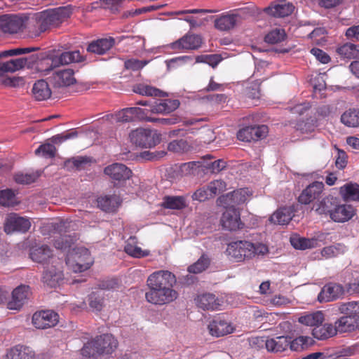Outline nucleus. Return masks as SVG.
<instances>
[{
    "instance_id": "obj_1",
    "label": "nucleus",
    "mask_w": 359,
    "mask_h": 359,
    "mask_svg": "<svg viewBox=\"0 0 359 359\" xmlns=\"http://www.w3.org/2000/svg\"><path fill=\"white\" fill-rule=\"evenodd\" d=\"M149 291L146 292L147 300L154 304H165L174 301L177 292L172 287L176 283L175 276L168 271H158L147 278Z\"/></svg>"
},
{
    "instance_id": "obj_2",
    "label": "nucleus",
    "mask_w": 359,
    "mask_h": 359,
    "mask_svg": "<svg viewBox=\"0 0 359 359\" xmlns=\"http://www.w3.org/2000/svg\"><path fill=\"white\" fill-rule=\"evenodd\" d=\"M76 241V236L74 233L73 234L61 235L55 241L54 245L57 249L67 252L66 264L77 273L88 269L92 265L93 261L87 248L74 246Z\"/></svg>"
},
{
    "instance_id": "obj_3",
    "label": "nucleus",
    "mask_w": 359,
    "mask_h": 359,
    "mask_svg": "<svg viewBox=\"0 0 359 359\" xmlns=\"http://www.w3.org/2000/svg\"><path fill=\"white\" fill-rule=\"evenodd\" d=\"M117 340L110 334L100 335L88 341L81 350V355L92 359L106 358L117 348Z\"/></svg>"
},
{
    "instance_id": "obj_4",
    "label": "nucleus",
    "mask_w": 359,
    "mask_h": 359,
    "mask_svg": "<svg viewBox=\"0 0 359 359\" xmlns=\"http://www.w3.org/2000/svg\"><path fill=\"white\" fill-rule=\"evenodd\" d=\"M226 252L230 259L241 262L251 259L257 256H263L268 253L269 249L263 243L237 241L228 244Z\"/></svg>"
},
{
    "instance_id": "obj_5",
    "label": "nucleus",
    "mask_w": 359,
    "mask_h": 359,
    "mask_svg": "<svg viewBox=\"0 0 359 359\" xmlns=\"http://www.w3.org/2000/svg\"><path fill=\"white\" fill-rule=\"evenodd\" d=\"M69 15V11L65 7L44 11L36 17L37 27L41 32H45L51 27L58 26Z\"/></svg>"
},
{
    "instance_id": "obj_6",
    "label": "nucleus",
    "mask_w": 359,
    "mask_h": 359,
    "mask_svg": "<svg viewBox=\"0 0 359 359\" xmlns=\"http://www.w3.org/2000/svg\"><path fill=\"white\" fill-rule=\"evenodd\" d=\"M133 144L140 147L151 148L161 141L160 135L156 130L137 128L130 134Z\"/></svg>"
},
{
    "instance_id": "obj_7",
    "label": "nucleus",
    "mask_w": 359,
    "mask_h": 359,
    "mask_svg": "<svg viewBox=\"0 0 359 359\" xmlns=\"http://www.w3.org/2000/svg\"><path fill=\"white\" fill-rule=\"evenodd\" d=\"M58 319V314L53 311H41L33 315L32 323L37 329H47L56 325Z\"/></svg>"
},
{
    "instance_id": "obj_8",
    "label": "nucleus",
    "mask_w": 359,
    "mask_h": 359,
    "mask_svg": "<svg viewBox=\"0 0 359 359\" xmlns=\"http://www.w3.org/2000/svg\"><path fill=\"white\" fill-rule=\"evenodd\" d=\"M31 226L30 221L25 217H20L15 213H12L7 217L4 231L6 233H11L15 231L25 233L27 231Z\"/></svg>"
},
{
    "instance_id": "obj_9",
    "label": "nucleus",
    "mask_w": 359,
    "mask_h": 359,
    "mask_svg": "<svg viewBox=\"0 0 359 359\" xmlns=\"http://www.w3.org/2000/svg\"><path fill=\"white\" fill-rule=\"evenodd\" d=\"M226 208L220 220L222 227L229 231H236L242 228L239 211L235 208Z\"/></svg>"
},
{
    "instance_id": "obj_10",
    "label": "nucleus",
    "mask_w": 359,
    "mask_h": 359,
    "mask_svg": "<svg viewBox=\"0 0 359 359\" xmlns=\"http://www.w3.org/2000/svg\"><path fill=\"white\" fill-rule=\"evenodd\" d=\"M293 10L292 4L287 2L285 0H280L272 3L265 8L264 11L274 18H284L290 15Z\"/></svg>"
},
{
    "instance_id": "obj_11",
    "label": "nucleus",
    "mask_w": 359,
    "mask_h": 359,
    "mask_svg": "<svg viewBox=\"0 0 359 359\" xmlns=\"http://www.w3.org/2000/svg\"><path fill=\"white\" fill-rule=\"evenodd\" d=\"M344 293V287L337 283H330L323 286L318 296L320 302H328L337 299Z\"/></svg>"
},
{
    "instance_id": "obj_12",
    "label": "nucleus",
    "mask_w": 359,
    "mask_h": 359,
    "mask_svg": "<svg viewBox=\"0 0 359 359\" xmlns=\"http://www.w3.org/2000/svg\"><path fill=\"white\" fill-rule=\"evenodd\" d=\"M249 191L247 189L235 190L225 196L219 198L220 203H224L226 208H234L236 205L243 203L246 201Z\"/></svg>"
},
{
    "instance_id": "obj_13",
    "label": "nucleus",
    "mask_w": 359,
    "mask_h": 359,
    "mask_svg": "<svg viewBox=\"0 0 359 359\" xmlns=\"http://www.w3.org/2000/svg\"><path fill=\"white\" fill-rule=\"evenodd\" d=\"M86 57L81 54L79 50L67 51L62 53L59 56L52 58L51 67H55L60 65H69L70 63H80L85 62Z\"/></svg>"
},
{
    "instance_id": "obj_14",
    "label": "nucleus",
    "mask_w": 359,
    "mask_h": 359,
    "mask_svg": "<svg viewBox=\"0 0 359 359\" xmlns=\"http://www.w3.org/2000/svg\"><path fill=\"white\" fill-rule=\"evenodd\" d=\"M355 214V210L352 205L341 203L339 200L330 218L335 222L343 223L350 220Z\"/></svg>"
},
{
    "instance_id": "obj_15",
    "label": "nucleus",
    "mask_w": 359,
    "mask_h": 359,
    "mask_svg": "<svg viewBox=\"0 0 359 359\" xmlns=\"http://www.w3.org/2000/svg\"><path fill=\"white\" fill-rule=\"evenodd\" d=\"M104 172L111 180L118 182L128 180L132 174L131 170L128 167L118 163L107 166Z\"/></svg>"
},
{
    "instance_id": "obj_16",
    "label": "nucleus",
    "mask_w": 359,
    "mask_h": 359,
    "mask_svg": "<svg viewBox=\"0 0 359 359\" xmlns=\"http://www.w3.org/2000/svg\"><path fill=\"white\" fill-rule=\"evenodd\" d=\"M202 38L198 34H186L177 41L171 44V47L175 50L191 49L195 50L201 47Z\"/></svg>"
},
{
    "instance_id": "obj_17",
    "label": "nucleus",
    "mask_w": 359,
    "mask_h": 359,
    "mask_svg": "<svg viewBox=\"0 0 359 359\" xmlns=\"http://www.w3.org/2000/svg\"><path fill=\"white\" fill-rule=\"evenodd\" d=\"M115 44L113 37L102 38L90 41L87 48V52L96 55H104Z\"/></svg>"
},
{
    "instance_id": "obj_18",
    "label": "nucleus",
    "mask_w": 359,
    "mask_h": 359,
    "mask_svg": "<svg viewBox=\"0 0 359 359\" xmlns=\"http://www.w3.org/2000/svg\"><path fill=\"white\" fill-rule=\"evenodd\" d=\"M64 275L60 269L55 266H48L44 271L42 280L49 287H56L63 282Z\"/></svg>"
},
{
    "instance_id": "obj_19",
    "label": "nucleus",
    "mask_w": 359,
    "mask_h": 359,
    "mask_svg": "<svg viewBox=\"0 0 359 359\" xmlns=\"http://www.w3.org/2000/svg\"><path fill=\"white\" fill-rule=\"evenodd\" d=\"M323 188L324 184L323 182H313L303 190L298 198L299 202L302 204H309L319 196Z\"/></svg>"
},
{
    "instance_id": "obj_20",
    "label": "nucleus",
    "mask_w": 359,
    "mask_h": 359,
    "mask_svg": "<svg viewBox=\"0 0 359 359\" xmlns=\"http://www.w3.org/2000/svg\"><path fill=\"white\" fill-rule=\"evenodd\" d=\"M29 294V287L20 285L12 292V299L8 303V308L11 310H18L25 304Z\"/></svg>"
},
{
    "instance_id": "obj_21",
    "label": "nucleus",
    "mask_w": 359,
    "mask_h": 359,
    "mask_svg": "<svg viewBox=\"0 0 359 359\" xmlns=\"http://www.w3.org/2000/svg\"><path fill=\"white\" fill-rule=\"evenodd\" d=\"M210 333L217 337H222L233 332V327L229 323L222 317H216L208 325Z\"/></svg>"
},
{
    "instance_id": "obj_22",
    "label": "nucleus",
    "mask_w": 359,
    "mask_h": 359,
    "mask_svg": "<svg viewBox=\"0 0 359 359\" xmlns=\"http://www.w3.org/2000/svg\"><path fill=\"white\" fill-rule=\"evenodd\" d=\"M51 81L57 88L69 86L76 81L74 77V71L70 69L57 71L53 74Z\"/></svg>"
},
{
    "instance_id": "obj_23",
    "label": "nucleus",
    "mask_w": 359,
    "mask_h": 359,
    "mask_svg": "<svg viewBox=\"0 0 359 359\" xmlns=\"http://www.w3.org/2000/svg\"><path fill=\"white\" fill-rule=\"evenodd\" d=\"M334 324L338 332L353 331L359 329V316H343Z\"/></svg>"
},
{
    "instance_id": "obj_24",
    "label": "nucleus",
    "mask_w": 359,
    "mask_h": 359,
    "mask_svg": "<svg viewBox=\"0 0 359 359\" xmlns=\"http://www.w3.org/2000/svg\"><path fill=\"white\" fill-rule=\"evenodd\" d=\"M180 106V102L177 100H164L159 102L155 101L151 106V112L154 114H168Z\"/></svg>"
},
{
    "instance_id": "obj_25",
    "label": "nucleus",
    "mask_w": 359,
    "mask_h": 359,
    "mask_svg": "<svg viewBox=\"0 0 359 359\" xmlns=\"http://www.w3.org/2000/svg\"><path fill=\"white\" fill-rule=\"evenodd\" d=\"M294 215L292 207H283L278 209L269 218L271 223L279 225L288 224Z\"/></svg>"
},
{
    "instance_id": "obj_26",
    "label": "nucleus",
    "mask_w": 359,
    "mask_h": 359,
    "mask_svg": "<svg viewBox=\"0 0 359 359\" xmlns=\"http://www.w3.org/2000/svg\"><path fill=\"white\" fill-rule=\"evenodd\" d=\"M29 256L34 262L44 264L53 258V253L48 245H43L32 248Z\"/></svg>"
},
{
    "instance_id": "obj_27",
    "label": "nucleus",
    "mask_w": 359,
    "mask_h": 359,
    "mask_svg": "<svg viewBox=\"0 0 359 359\" xmlns=\"http://www.w3.org/2000/svg\"><path fill=\"white\" fill-rule=\"evenodd\" d=\"M289 336H279L266 339V348L269 352H282L289 347Z\"/></svg>"
},
{
    "instance_id": "obj_28",
    "label": "nucleus",
    "mask_w": 359,
    "mask_h": 359,
    "mask_svg": "<svg viewBox=\"0 0 359 359\" xmlns=\"http://www.w3.org/2000/svg\"><path fill=\"white\" fill-rule=\"evenodd\" d=\"M339 200V198L330 195L325 197L318 203L315 204L313 208L318 214L329 215L330 217Z\"/></svg>"
},
{
    "instance_id": "obj_29",
    "label": "nucleus",
    "mask_w": 359,
    "mask_h": 359,
    "mask_svg": "<svg viewBox=\"0 0 359 359\" xmlns=\"http://www.w3.org/2000/svg\"><path fill=\"white\" fill-rule=\"evenodd\" d=\"M337 332L335 325L325 323L316 326L312 330V335L318 340H325L334 336Z\"/></svg>"
},
{
    "instance_id": "obj_30",
    "label": "nucleus",
    "mask_w": 359,
    "mask_h": 359,
    "mask_svg": "<svg viewBox=\"0 0 359 359\" xmlns=\"http://www.w3.org/2000/svg\"><path fill=\"white\" fill-rule=\"evenodd\" d=\"M196 303L198 306L203 310H215L220 306L219 300L211 293L198 295Z\"/></svg>"
},
{
    "instance_id": "obj_31",
    "label": "nucleus",
    "mask_w": 359,
    "mask_h": 359,
    "mask_svg": "<svg viewBox=\"0 0 359 359\" xmlns=\"http://www.w3.org/2000/svg\"><path fill=\"white\" fill-rule=\"evenodd\" d=\"M339 193L345 201H359V185L347 183L340 187Z\"/></svg>"
},
{
    "instance_id": "obj_32",
    "label": "nucleus",
    "mask_w": 359,
    "mask_h": 359,
    "mask_svg": "<svg viewBox=\"0 0 359 359\" xmlns=\"http://www.w3.org/2000/svg\"><path fill=\"white\" fill-rule=\"evenodd\" d=\"M6 359H34V353L29 347L18 345L7 353Z\"/></svg>"
},
{
    "instance_id": "obj_33",
    "label": "nucleus",
    "mask_w": 359,
    "mask_h": 359,
    "mask_svg": "<svg viewBox=\"0 0 359 359\" xmlns=\"http://www.w3.org/2000/svg\"><path fill=\"white\" fill-rule=\"evenodd\" d=\"M32 93L37 100H45L51 95L50 87L44 80H39L34 84Z\"/></svg>"
},
{
    "instance_id": "obj_34",
    "label": "nucleus",
    "mask_w": 359,
    "mask_h": 359,
    "mask_svg": "<svg viewBox=\"0 0 359 359\" xmlns=\"http://www.w3.org/2000/svg\"><path fill=\"white\" fill-rule=\"evenodd\" d=\"M39 59L37 54H33L29 57H23L10 60L14 72L20 70L25 67L32 68L34 65Z\"/></svg>"
},
{
    "instance_id": "obj_35",
    "label": "nucleus",
    "mask_w": 359,
    "mask_h": 359,
    "mask_svg": "<svg viewBox=\"0 0 359 359\" xmlns=\"http://www.w3.org/2000/svg\"><path fill=\"white\" fill-rule=\"evenodd\" d=\"M119 198L116 196H104L97 198L98 207L104 212H114L118 206Z\"/></svg>"
},
{
    "instance_id": "obj_36",
    "label": "nucleus",
    "mask_w": 359,
    "mask_h": 359,
    "mask_svg": "<svg viewBox=\"0 0 359 359\" xmlns=\"http://www.w3.org/2000/svg\"><path fill=\"white\" fill-rule=\"evenodd\" d=\"M237 22V15H223L215 21V27L221 31H228L233 28Z\"/></svg>"
},
{
    "instance_id": "obj_37",
    "label": "nucleus",
    "mask_w": 359,
    "mask_h": 359,
    "mask_svg": "<svg viewBox=\"0 0 359 359\" xmlns=\"http://www.w3.org/2000/svg\"><path fill=\"white\" fill-rule=\"evenodd\" d=\"M161 205L167 209L182 210L187 206L186 199L180 196H166L163 198Z\"/></svg>"
},
{
    "instance_id": "obj_38",
    "label": "nucleus",
    "mask_w": 359,
    "mask_h": 359,
    "mask_svg": "<svg viewBox=\"0 0 359 359\" xmlns=\"http://www.w3.org/2000/svg\"><path fill=\"white\" fill-rule=\"evenodd\" d=\"M298 321L306 326L316 327V326L322 324L324 321V314L322 311L308 313L299 317Z\"/></svg>"
},
{
    "instance_id": "obj_39",
    "label": "nucleus",
    "mask_w": 359,
    "mask_h": 359,
    "mask_svg": "<svg viewBox=\"0 0 359 359\" xmlns=\"http://www.w3.org/2000/svg\"><path fill=\"white\" fill-rule=\"evenodd\" d=\"M318 240L316 238H306L303 237H292L290 238L291 245L298 250H306L313 248L318 245Z\"/></svg>"
},
{
    "instance_id": "obj_40",
    "label": "nucleus",
    "mask_w": 359,
    "mask_h": 359,
    "mask_svg": "<svg viewBox=\"0 0 359 359\" xmlns=\"http://www.w3.org/2000/svg\"><path fill=\"white\" fill-rule=\"evenodd\" d=\"M341 121L348 127L359 126V109H350L341 116Z\"/></svg>"
},
{
    "instance_id": "obj_41",
    "label": "nucleus",
    "mask_w": 359,
    "mask_h": 359,
    "mask_svg": "<svg viewBox=\"0 0 359 359\" xmlns=\"http://www.w3.org/2000/svg\"><path fill=\"white\" fill-rule=\"evenodd\" d=\"M336 52L341 58L352 59L358 56L357 46L351 43H346L339 46Z\"/></svg>"
},
{
    "instance_id": "obj_42",
    "label": "nucleus",
    "mask_w": 359,
    "mask_h": 359,
    "mask_svg": "<svg viewBox=\"0 0 359 359\" xmlns=\"http://www.w3.org/2000/svg\"><path fill=\"white\" fill-rule=\"evenodd\" d=\"M104 292L102 291L92 292L88 296L90 307L97 311H100L104 305Z\"/></svg>"
},
{
    "instance_id": "obj_43",
    "label": "nucleus",
    "mask_w": 359,
    "mask_h": 359,
    "mask_svg": "<svg viewBox=\"0 0 359 359\" xmlns=\"http://www.w3.org/2000/svg\"><path fill=\"white\" fill-rule=\"evenodd\" d=\"M16 194L11 189L0 190V205L9 207L16 204Z\"/></svg>"
},
{
    "instance_id": "obj_44",
    "label": "nucleus",
    "mask_w": 359,
    "mask_h": 359,
    "mask_svg": "<svg viewBox=\"0 0 359 359\" xmlns=\"http://www.w3.org/2000/svg\"><path fill=\"white\" fill-rule=\"evenodd\" d=\"M57 149L55 147L47 142L43 144H41L36 150L35 154L36 156H41L46 158H53L56 155Z\"/></svg>"
},
{
    "instance_id": "obj_45",
    "label": "nucleus",
    "mask_w": 359,
    "mask_h": 359,
    "mask_svg": "<svg viewBox=\"0 0 359 359\" xmlns=\"http://www.w3.org/2000/svg\"><path fill=\"white\" fill-rule=\"evenodd\" d=\"M286 34L283 29H274L269 32L264 37V41L268 43H278L285 40Z\"/></svg>"
},
{
    "instance_id": "obj_46",
    "label": "nucleus",
    "mask_w": 359,
    "mask_h": 359,
    "mask_svg": "<svg viewBox=\"0 0 359 359\" xmlns=\"http://www.w3.org/2000/svg\"><path fill=\"white\" fill-rule=\"evenodd\" d=\"M134 92L142 95L155 97L161 96L162 93L161 90L145 84H138L135 86Z\"/></svg>"
},
{
    "instance_id": "obj_47",
    "label": "nucleus",
    "mask_w": 359,
    "mask_h": 359,
    "mask_svg": "<svg viewBox=\"0 0 359 359\" xmlns=\"http://www.w3.org/2000/svg\"><path fill=\"white\" fill-rule=\"evenodd\" d=\"M339 311L344 316H359V302H350L341 304Z\"/></svg>"
},
{
    "instance_id": "obj_48",
    "label": "nucleus",
    "mask_w": 359,
    "mask_h": 359,
    "mask_svg": "<svg viewBox=\"0 0 359 359\" xmlns=\"http://www.w3.org/2000/svg\"><path fill=\"white\" fill-rule=\"evenodd\" d=\"M346 250V247L340 243L324 248L321 251V255L325 258L336 257L342 254Z\"/></svg>"
},
{
    "instance_id": "obj_49",
    "label": "nucleus",
    "mask_w": 359,
    "mask_h": 359,
    "mask_svg": "<svg viewBox=\"0 0 359 359\" xmlns=\"http://www.w3.org/2000/svg\"><path fill=\"white\" fill-rule=\"evenodd\" d=\"M133 109V107L125 108L111 116L116 122H132L135 121Z\"/></svg>"
},
{
    "instance_id": "obj_50",
    "label": "nucleus",
    "mask_w": 359,
    "mask_h": 359,
    "mask_svg": "<svg viewBox=\"0 0 359 359\" xmlns=\"http://www.w3.org/2000/svg\"><path fill=\"white\" fill-rule=\"evenodd\" d=\"M209 264V259L202 256L196 262L188 267V271L193 273H201L208 267Z\"/></svg>"
},
{
    "instance_id": "obj_51",
    "label": "nucleus",
    "mask_w": 359,
    "mask_h": 359,
    "mask_svg": "<svg viewBox=\"0 0 359 359\" xmlns=\"http://www.w3.org/2000/svg\"><path fill=\"white\" fill-rule=\"evenodd\" d=\"M222 57L219 55H201L196 58V62L206 63L215 68L221 62Z\"/></svg>"
},
{
    "instance_id": "obj_52",
    "label": "nucleus",
    "mask_w": 359,
    "mask_h": 359,
    "mask_svg": "<svg viewBox=\"0 0 359 359\" xmlns=\"http://www.w3.org/2000/svg\"><path fill=\"white\" fill-rule=\"evenodd\" d=\"M208 187L210 193V195L213 198L216 195L219 194L220 193L225 191L226 189V184L224 181L221 180H217L210 182L208 185Z\"/></svg>"
},
{
    "instance_id": "obj_53",
    "label": "nucleus",
    "mask_w": 359,
    "mask_h": 359,
    "mask_svg": "<svg viewBox=\"0 0 359 359\" xmlns=\"http://www.w3.org/2000/svg\"><path fill=\"white\" fill-rule=\"evenodd\" d=\"M88 163V158L83 156L72 158L65 161V167L67 170L81 169L83 164Z\"/></svg>"
},
{
    "instance_id": "obj_54",
    "label": "nucleus",
    "mask_w": 359,
    "mask_h": 359,
    "mask_svg": "<svg viewBox=\"0 0 359 359\" xmlns=\"http://www.w3.org/2000/svg\"><path fill=\"white\" fill-rule=\"evenodd\" d=\"M36 178L37 175L34 174L17 172L14 175L15 182L20 184H29L35 182Z\"/></svg>"
},
{
    "instance_id": "obj_55",
    "label": "nucleus",
    "mask_w": 359,
    "mask_h": 359,
    "mask_svg": "<svg viewBox=\"0 0 359 359\" xmlns=\"http://www.w3.org/2000/svg\"><path fill=\"white\" fill-rule=\"evenodd\" d=\"M124 250L130 256L136 258L144 257L149 254L148 252L142 250L140 247L133 245L130 243L126 245Z\"/></svg>"
},
{
    "instance_id": "obj_56",
    "label": "nucleus",
    "mask_w": 359,
    "mask_h": 359,
    "mask_svg": "<svg viewBox=\"0 0 359 359\" xmlns=\"http://www.w3.org/2000/svg\"><path fill=\"white\" fill-rule=\"evenodd\" d=\"M253 133V126H247L238 132L237 137L239 140L243 142L255 141Z\"/></svg>"
},
{
    "instance_id": "obj_57",
    "label": "nucleus",
    "mask_w": 359,
    "mask_h": 359,
    "mask_svg": "<svg viewBox=\"0 0 359 359\" xmlns=\"http://www.w3.org/2000/svg\"><path fill=\"white\" fill-rule=\"evenodd\" d=\"M77 137L76 131H70L66 133H61L56 135L53 136L51 138L48 140V141L51 142V144L53 145L55 144H61L62 142L72 139Z\"/></svg>"
},
{
    "instance_id": "obj_58",
    "label": "nucleus",
    "mask_w": 359,
    "mask_h": 359,
    "mask_svg": "<svg viewBox=\"0 0 359 359\" xmlns=\"http://www.w3.org/2000/svg\"><path fill=\"white\" fill-rule=\"evenodd\" d=\"M226 166V163L222 159L216 160L210 163H207L203 165V167L205 168L212 173H218L224 168H225Z\"/></svg>"
},
{
    "instance_id": "obj_59",
    "label": "nucleus",
    "mask_w": 359,
    "mask_h": 359,
    "mask_svg": "<svg viewBox=\"0 0 359 359\" xmlns=\"http://www.w3.org/2000/svg\"><path fill=\"white\" fill-rule=\"evenodd\" d=\"M187 142L184 140H176L170 142L168 145V149L173 152H181L187 149Z\"/></svg>"
},
{
    "instance_id": "obj_60",
    "label": "nucleus",
    "mask_w": 359,
    "mask_h": 359,
    "mask_svg": "<svg viewBox=\"0 0 359 359\" xmlns=\"http://www.w3.org/2000/svg\"><path fill=\"white\" fill-rule=\"evenodd\" d=\"M22 25V21L17 17L11 18L7 22L5 31L10 33H17Z\"/></svg>"
},
{
    "instance_id": "obj_61",
    "label": "nucleus",
    "mask_w": 359,
    "mask_h": 359,
    "mask_svg": "<svg viewBox=\"0 0 359 359\" xmlns=\"http://www.w3.org/2000/svg\"><path fill=\"white\" fill-rule=\"evenodd\" d=\"M210 191L208 186H204L198 189L192 195L193 200H196L200 202L205 201V200L212 198L210 195Z\"/></svg>"
},
{
    "instance_id": "obj_62",
    "label": "nucleus",
    "mask_w": 359,
    "mask_h": 359,
    "mask_svg": "<svg viewBox=\"0 0 359 359\" xmlns=\"http://www.w3.org/2000/svg\"><path fill=\"white\" fill-rule=\"evenodd\" d=\"M148 62L147 60H139L137 59H130L125 61L124 66L127 69L137 71L143 68Z\"/></svg>"
},
{
    "instance_id": "obj_63",
    "label": "nucleus",
    "mask_w": 359,
    "mask_h": 359,
    "mask_svg": "<svg viewBox=\"0 0 359 359\" xmlns=\"http://www.w3.org/2000/svg\"><path fill=\"white\" fill-rule=\"evenodd\" d=\"M133 110L134 112L135 121L138 120H144L149 122V119L152 118L151 117L148 116L149 112H151L150 109H142L140 107H133Z\"/></svg>"
},
{
    "instance_id": "obj_64",
    "label": "nucleus",
    "mask_w": 359,
    "mask_h": 359,
    "mask_svg": "<svg viewBox=\"0 0 359 359\" xmlns=\"http://www.w3.org/2000/svg\"><path fill=\"white\" fill-rule=\"evenodd\" d=\"M310 52L323 64L328 63L330 60V56L325 52L318 48H312Z\"/></svg>"
}]
</instances>
